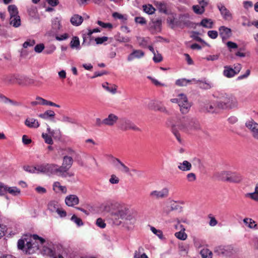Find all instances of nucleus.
<instances>
[{"instance_id": "f03ea898", "label": "nucleus", "mask_w": 258, "mask_h": 258, "mask_svg": "<svg viewBox=\"0 0 258 258\" xmlns=\"http://www.w3.org/2000/svg\"><path fill=\"white\" fill-rule=\"evenodd\" d=\"M217 107L221 109H231L238 107L236 98L231 95L224 94L216 101Z\"/></svg>"}, {"instance_id": "6e6d98bb", "label": "nucleus", "mask_w": 258, "mask_h": 258, "mask_svg": "<svg viewBox=\"0 0 258 258\" xmlns=\"http://www.w3.org/2000/svg\"><path fill=\"white\" fill-rule=\"evenodd\" d=\"M115 39L116 41L120 42H128L130 41V38L128 37H123L120 35H116Z\"/></svg>"}, {"instance_id": "5fc2aeb1", "label": "nucleus", "mask_w": 258, "mask_h": 258, "mask_svg": "<svg viewBox=\"0 0 258 258\" xmlns=\"http://www.w3.org/2000/svg\"><path fill=\"white\" fill-rule=\"evenodd\" d=\"M199 33L196 32H193L192 34L191 35V37L195 40L203 43L205 45L209 46V45L207 44L204 40H203L201 37L198 36Z\"/></svg>"}, {"instance_id": "13d9d810", "label": "nucleus", "mask_w": 258, "mask_h": 258, "mask_svg": "<svg viewBox=\"0 0 258 258\" xmlns=\"http://www.w3.org/2000/svg\"><path fill=\"white\" fill-rule=\"evenodd\" d=\"M23 169L30 173H36V166H31L29 165H25L23 167Z\"/></svg>"}, {"instance_id": "bb28decb", "label": "nucleus", "mask_w": 258, "mask_h": 258, "mask_svg": "<svg viewBox=\"0 0 258 258\" xmlns=\"http://www.w3.org/2000/svg\"><path fill=\"white\" fill-rule=\"evenodd\" d=\"M83 18L82 16L75 14L70 19V22L73 26H79L83 22Z\"/></svg>"}, {"instance_id": "e433bc0d", "label": "nucleus", "mask_w": 258, "mask_h": 258, "mask_svg": "<svg viewBox=\"0 0 258 258\" xmlns=\"http://www.w3.org/2000/svg\"><path fill=\"white\" fill-rule=\"evenodd\" d=\"M48 163H43L37 164L36 165V173H45L47 174V168Z\"/></svg>"}, {"instance_id": "603ef678", "label": "nucleus", "mask_w": 258, "mask_h": 258, "mask_svg": "<svg viewBox=\"0 0 258 258\" xmlns=\"http://www.w3.org/2000/svg\"><path fill=\"white\" fill-rule=\"evenodd\" d=\"M58 205L56 202H50L48 205V209L51 212H56L58 209Z\"/></svg>"}, {"instance_id": "bf43d9fd", "label": "nucleus", "mask_w": 258, "mask_h": 258, "mask_svg": "<svg viewBox=\"0 0 258 258\" xmlns=\"http://www.w3.org/2000/svg\"><path fill=\"white\" fill-rule=\"evenodd\" d=\"M168 25L170 28L174 29L176 27V22H175V18L173 16H169L167 19Z\"/></svg>"}, {"instance_id": "0eeeda50", "label": "nucleus", "mask_w": 258, "mask_h": 258, "mask_svg": "<svg viewBox=\"0 0 258 258\" xmlns=\"http://www.w3.org/2000/svg\"><path fill=\"white\" fill-rule=\"evenodd\" d=\"M245 126L248 130L252 137L258 140V123L253 119H250L245 122Z\"/></svg>"}, {"instance_id": "20e7f679", "label": "nucleus", "mask_w": 258, "mask_h": 258, "mask_svg": "<svg viewBox=\"0 0 258 258\" xmlns=\"http://www.w3.org/2000/svg\"><path fill=\"white\" fill-rule=\"evenodd\" d=\"M214 252L218 255L230 257L236 253V250L232 245H227L215 247Z\"/></svg>"}, {"instance_id": "c9c22d12", "label": "nucleus", "mask_w": 258, "mask_h": 258, "mask_svg": "<svg viewBox=\"0 0 258 258\" xmlns=\"http://www.w3.org/2000/svg\"><path fill=\"white\" fill-rule=\"evenodd\" d=\"M244 223L250 228L258 229V225L252 219L246 218L243 220Z\"/></svg>"}, {"instance_id": "9b49d317", "label": "nucleus", "mask_w": 258, "mask_h": 258, "mask_svg": "<svg viewBox=\"0 0 258 258\" xmlns=\"http://www.w3.org/2000/svg\"><path fill=\"white\" fill-rule=\"evenodd\" d=\"M192 23L189 21V15L188 13L180 15L178 17V27L184 28L192 27Z\"/></svg>"}, {"instance_id": "c756f323", "label": "nucleus", "mask_w": 258, "mask_h": 258, "mask_svg": "<svg viewBox=\"0 0 258 258\" xmlns=\"http://www.w3.org/2000/svg\"><path fill=\"white\" fill-rule=\"evenodd\" d=\"M188 250V245L183 242H178V253L182 256L187 255Z\"/></svg>"}, {"instance_id": "3c124183", "label": "nucleus", "mask_w": 258, "mask_h": 258, "mask_svg": "<svg viewBox=\"0 0 258 258\" xmlns=\"http://www.w3.org/2000/svg\"><path fill=\"white\" fill-rule=\"evenodd\" d=\"M154 110L159 111L161 112L168 113V111L166 109V107L162 104L161 102L158 101H157L156 107Z\"/></svg>"}, {"instance_id": "2eb2a0df", "label": "nucleus", "mask_w": 258, "mask_h": 258, "mask_svg": "<svg viewBox=\"0 0 258 258\" xmlns=\"http://www.w3.org/2000/svg\"><path fill=\"white\" fill-rule=\"evenodd\" d=\"M47 174H55L61 177H63L59 166L55 164H47Z\"/></svg>"}, {"instance_id": "e2e57ef3", "label": "nucleus", "mask_w": 258, "mask_h": 258, "mask_svg": "<svg viewBox=\"0 0 258 258\" xmlns=\"http://www.w3.org/2000/svg\"><path fill=\"white\" fill-rule=\"evenodd\" d=\"M35 44V41L34 40L29 39V40H27L26 41H25L23 43V47L24 48H26L28 47L33 46V45H34Z\"/></svg>"}, {"instance_id": "69168bd1", "label": "nucleus", "mask_w": 258, "mask_h": 258, "mask_svg": "<svg viewBox=\"0 0 258 258\" xmlns=\"http://www.w3.org/2000/svg\"><path fill=\"white\" fill-rule=\"evenodd\" d=\"M60 150L63 151L65 153L64 154H66V155L68 156H73L75 154V151L70 148H66L65 149H60Z\"/></svg>"}, {"instance_id": "4be33fe9", "label": "nucleus", "mask_w": 258, "mask_h": 258, "mask_svg": "<svg viewBox=\"0 0 258 258\" xmlns=\"http://www.w3.org/2000/svg\"><path fill=\"white\" fill-rule=\"evenodd\" d=\"M8 193L14 197H18L21 195V191L17 186H9L6 185V195Z\"/></svg>"}, {"instance_id": "338daca9", "label": "nucleus", "mask_w": 258, "mask_h": 258, "mask_svg": "<svg viewBox=\"0 0 258 258\" xmlns=\"http://www.w3.org/2000/svg\"><path fill=\"white\" fill-rule=\"evenodd\" d=\"M72 221H74L78 226H80L83 225V223L82 220L78 218L76 215H74L71 218Z\"/></svg>"}, {"instance_id": "5701e85b", "label": "nucleus", "mask_w": 258, "mask_h": 258, "mask_svg": "<svg viewBox=\"0 0 258 258\" xmlns=\"http://www.w3.org/2000/svg\"><path fill=\"white\" fill-rule=\"evenodd\" d=\"M65 202L68 206H74L79 204V200L77 196L71 195L66 198Z\"/></svg>"}, {"instance_id": "c03bdc74", "label": "nucleus", "mask_w": 258, "mask_h": 258, "mask_svg": "<svg viewBox=\"0 0 258 258\" xmlns=\"http://www.w3.org/2000/svg\"><path fill=\"white\" fill-rule=\"evenodd\" d=\"M192 10L197 15H202L205 11V8L200 5H194Z\"/></svg>"}, {"instance_id": "7ed1b4c3", "label": "nucleus", "mask_w": 258, "mask_h": 258, "mask_svg": "<svg viewBox=\"0 0 258 258\" xmlns=\"http://www.w3.org/2000/svg\"><path fill=\"white\" fill-rule=\"evenodd\" d=\"M37 241H39L40 244H43L45 242L44 238L38 236L36 234L31 236L29 240L25 239L26 246L27 247L26 253H33L39 249V245Z\"/></svg>"}, {"instance_id": "ddd939ff", "label": "nucleus", "mask_w": 258, "mask_h": 258, "mask_svg": "<svg viewBox=\"0 0 258 258\" xmlns=\"http://www.w3.org/2000/svg\"><path fill=\"white\" fill-rule=\"evenodd\" d=\"M120 128L123 131H126L128 130H133L136 131H140V128L138 127L131 120L126 118H123L121 120Z\"/></svg>"}, {"instance_id": "a211bd4d", "label": "nucleus", "mask_w": 258, "mask_h": 258, "mask_svg": "<svg viewBox=\"0 0 258 258\" xmlns=\"http://www.w3.org/2000/svg\"><path fill=\"white\" fill-rule=\"evenodd\" d=\"M219 31L223 42L229 38L232 35L231 30L225 26L220 27Z\"/></svg>"}, {"instance_id": "7c9ffc66", "label": "nucleus", "mask_w": 258, "mask_h": 258, "mask_svg": "<svg viewBox=\"0 0 258 258\" xmlns=\"http://www.w3.org/2000/svg\"><path fill=\"white\" fill-rule=\"evenodd\" d=\"M102 87L107 91L114 94L116 93L117 86L114 84L109 85L107 82H105L102 85Z\"/></svg>"}, {"instance_id": "c85d7f7f", "label": "nucleus", "mask_w": 258, "mask_h": 258, "mask_svg": "<svg viewBox=\"0 0 258 258\" xmlns=\"http://www.w3.org/2000/svg\"><path fill=\"white\" fill-rule=\"evenodd\" d=\"M241 179L242 177L239 174L229 171L228 182H239L241 180Z\"/></svg>"}, {"instance_id": "423d86ee", "label": "nucleus", "mask_w": 258, "mask_h": 258, "mask_svg": "<svg viewBox=\"0 0 258 258\" xmlns=\"http://www.w3.org/2000/svg\"><path fill=\"white\" fill-rule=\"evenodd\" d=\"M188 126L195 130H198L200 128L198 121L190 120L187 116H184L182 118L180 119L179 122L178 121V128L179 127L185 128Z\"/></svg>"}, {"instance_id": "a19ab883", "label": "nucleus", "mask_w": 258, "mask_h": 258, "mask_svg": "<svg viewBox=\"0 0 258 258\" xmlns=\"http://www.w3.org/2000/svg\"><path fill=\"white\" fill-rule=\"evenodd\" d=\"M10 24L13 27L17 28L21 25V19L19 16L10 18Z\"/></svg>"}, {"instance_id": "a18cd8bd", "label": "nucleus", "mask_w": 258, "mask_h": 258, "mask_svg": "<svg viewBox=\"0 0 258 258\" xmlns=\"http://www.w3.org/2000/svg\"><path fill=\"white\" fill-rule=\"evenodd\" d=\"M185 229L183 225H180V231H178V239L185 240L187 237V234L185 232Z\"/></svg>"}, {"instance_id": "1a4fd4ad", "label": "nucleus", "mask_w": 258, "mask_h": 258, "mask_svg": "<svg viewBox=\"0 0 258 258\" xmlns=\"http://www.w3.org/2000/svg\"><path fill=\"white\" fill-rule=\"evenodd\" d=\"M216 6L224 20L230 21L233 19L232 14L226 8L223 3H218Z\"/></svg>"}, {"instance_id": "473e14b6", "label": "nucleus", "mask_w": 258, "mask_h": 258, "mask_svg": "<svg viewBox=\"0 0 258 258\" xmlns=\"http://www.w3.org/2000/svg\"><path fill=\"white\" fill-rule=\"evenodd\" d=\"M155 5L160 12L168 14L167 7L166 3L162 2H157Z\"/></svg>"}, {"instance_id": "cd10ccee", "label": "nucleus", "mask_w": 258, "mask_h": 258, "mask_svg": "<svg viewBox=\"0 0 258 258\" xmlns=\"http://www.w3.org/2000/svg\"><path fill=\"white\" fill-rule=\"evenodd\" d=\"M25 124L30 128H38L39 126V123L38 120L33 118H28L26 119Z\"/></svg>"}, {"instance_id": "0e129e2a", "label": "nucleus", "mask_w": 258, "mask_h": 258, "mask_svg": "<svg viewBox=\"0 0 258 258\" xmlns=\"http://www.w3.org/2000/svg\"><path fill=\"white\" fill-rule=\"evenodd\" d=\"M192 80H187L185 79H178V86H186L188 83L191 82Z\"/></svg>"}, {"instance_id": "dca6fc26", "label": "nucleus", "mask_w": 258, "mask_h": 258, "mask_svg": "<svg viewBox=\"0 0 258 258\" xmlns=\"http://www.w3.org/2000/svg\"><path fill=\"white\" fill-rule=\"evenodd\" d=\"M220 109L217 107L216 102H210L207 101L203 105L202 111L210 113H217Z\"/></svg>"}, {"instance_id": "58836bf2", "label": "nucleus", "mask_w": 258, "mask_h": 258, "mask_svg": "<svg viewBox=\"0 0 258 258\" xmlns=\"http://www.w3.org/2000/svg\"><path fill=\"white\" fill-rule=\"evenodd\" d=\"M223 75L227 78H231L235 75L233 69L230 67L229 66L224 67V70L223 71Z\"/></svg>"}, {"instance_id": "79ce46f5", "label": "nucleus", "mask_w": 258, "mask_h": 258, "mask_svg": "<svg viewBox=\"0 0 258 258\" xmlns=\"http://www.w3.org/2000/svg\"><path fill=\"white\" fill-rule=\"evenodd\" d=\"M143 251L144 248L142 247H140L137 250L135 251L134 258H148Z\"/></svg>"}, {"instance_id": "f3484780", "label": "nucleus", "mask_w": 258, "mask_h": 258, "mask_svg": "<svg viewBox=\"0 0 258 258\" xmlns=\"http://www.w3.org/2000/svg\"><path fill=\"white\" fill-rule=\"evenodd\" d=\"M168 189L164 188L161 190H153L150 193V196L156 199H163L168 196Z\"/></svg>"}, {"instance_id": "393cba45", "label": "nucleus", "mask_w": 258, "mask_h": 258, "mask_svg": "<svg viewBox=\"0 0 258 258\" xmlns=\"http://www.w3.org/2000/svg\"><path fill=\"white\" fill-rule=\"evenodd\" d=\"M229 171H221L214 173V176L218 180L228 181Z\"/></svg>"}, {"instance_id": "774afa93", "label": "nucleus", "mask_w": 258, "mask_h": 258, "mask_svg": "<svg viewBox=\"0 0 258 258\" xmlns=\"http://www.w3.org/2000/svg\"><path fill=\"white\" fill-rule=\"evenodd\" d=\"M246 197L250 198L253 200L258 202V195L255 191L252 193H247L245 195Z\"/></svg>"}, {"instance_id": "ea45409f", "label": "nucleus", "mask_w": 258, "mask_h": 258, "mask_svg": "<svg viewBox=\"0 0 258 258\" xmlns=\"http://www.w3.org/2000/svg\"><path fill=\"white\" fill-rule=\"evenodd\" d=\"M191 164L188 161L185 160L180 165H178V169L182 171H189L191 169Z\"/></svg>"}, {"instance_id": "f704fd0d", "label": "nucleus", "mask_w": 258, "mask_h": 258, "mask_svg": "<svg viewBox=\"0 0 258 258\" xmlns=\"http://www.w3.org/2000/svg\"><path fill=\"white\" fill-rule=\"evenodd\" d=\"M53 189L56 191H61L62 193L66 194L67 191V188L65 186H62L58 181L54 182L53 184Z\"/></svg>"}, {"instance_id": "2f4dec72", "label": "nucleus", "mask_w": 258, "mask_h": 258, "mask_svg": "<svg viewBox=\"0 0 258 258\" xmlns=\"http://www.w3.org/2000/svg\"><path fill=\"white\" fill-rule=\"evenodd\" d=\"M52 29L54 31H57L61 28L60 19L58 17H55L51 20Z\"/></svg>"}, {"instance_id": "8fccbe9b", "label": "nucleus", "mask_w": 258, "mask_h": 258, "mask_svg": "<svg viewBox=\"0 0 258 258\" xmlns=\"http://www.w3.org/2000/svg\"><path fill=\"white\" fill-rule=\"evenodd\" d=\"M200 253L202 258H212V252L207 248L201 250Z\"/></svg>"}, {"instance_id": "4c0bfd02", "label": "nucleus", "mask_w": 258, "mask_h": 258, "mask_svg": "<svg viewBox=\"0 0 258 258\" xmlns=\"http://www.w3.org/2000/svg\"><path fill=\"white\" fill-rule=\"evenodd\" d=\"M8 12L10 14V18L18 16V10L17 7L14 5H11L8 7Z\"/></svg>"}, {"instance_id": "b1692460", "label": "nucleus", "mask_w": 258, "mask_h": 258, "mask_svg": "<svg viewBox=\"0 0 258 258\" xmlns=\"http://www.w3.org/2000/svg\"><path fill=\"white\" fill-rule=\"evenodd\" d=\"M150 27L155 32H160L161 30L162 21L161 19L158 18L156 20L153 19L149 24Z\"/></svg>"}, {"instance_id": "39448f33", "label": "nucleus", "mask_w": 258, "mask_h": 258, "mask_svg": "<svg viewBox=\"0 0 258 258\" xmlns=\"http://www.w3.org/2000/svg\"><path fill=\"white\" fill-rule=\"evenodd\" d=\"M191 105V102L188 100L187 96L185 94H178V107H179V110L181 113H187Z\"/></svg>"}, {"instance_id": "de8ad7c7", "label": "nucleus", "mask_w": 258, "mask_h": 258, "mask_svg": "<svg viewBox=\"0 0 258 258\" xmlns=\"http://www.w3.org/2000/svg\"><path fill=\"white\" fill-rule=\"evenodd\" d=\"M150 230L154 234L157 235L160 239L163 240L165 239L164 235L163 234V232L161 230L159 229H157L154 227L153 226L150 227Z\"/></svg>"}, {"instance_id": "f257e3e1", "label": "nucleus", "mask_w": 258, "mask_h": 258, "mask_svg": "<svg viewBox=\"0 0 258 258\" xmlns=\"http://www.w3.org/2000/svg\"><path fill=\"white\" fill-rule=\"evenodd\" d=\"M131 213L125 206L118 203L112 204L109 210L110 218L113 223L119 226Z\"/></svg>"}, {"instance_id": "052dcab7", "label": "nucleus", "mask_w": 258, "mask_h": 258, "mask_svg": "<svg viewBox=\"0 0 258 258\" xmlns=\"http://www.w3.org/2000/svg\"><path fill=\"white\" fill-rule=\"evenodd\" d=\"M43 138L44 139L45 142L48 144L52 145L53 144V140L51 136L47 134L43 133L42 135Z\"/></svg>"}, {"instance_id": "6ab92c4d", "label": "nucleus", "mask_w": 258, "mask_h": 258, "mask_svg": "<svg viewBox=\"0 0 258 258\" xmlns=\"http://www.w3.org/2000/svg\"><path fill=\"white\" fill-rule=\"evenodd\" d=\"M145 55V53L140 49H134L127 58L128 61H131L135 59H140Z\"/></svg>"}, {"instance_id": "4468645a", "label": "nucleus", "mask_w": 258, "mask_h": 258, "mask_svg": "<svg viewBox=\"0 0 258 258\" xmlns=\"http://www.w3.org/2000/svg\"><path fill=\"white\" fill-rule=\"evenodd\" d=\"M177 209V202L176 201L170 198L166 202V206L164 209V212L166 214H169L171 212Z\"/></svg>"}, {"instance_id": "4d7b16f0", "label": "nucleus", "mask_w": 258, "mask_h": 258, "mask_svg": "<svg viewBox=\"0 0 258 258\" xmlns=\"http://www.w3.org/2000/svg\"><path fill=\"white\" fill-rule=\"evenodd\" d=\"M7 100H6L5 104H8L10 103L11 105L15 106H22V103L21 102L14 101L13 100H11L8 98L7 97L6 99Z\"/></svg>"}, {"instance_id": "a878e982", "label": "nucleus", "mask_w": 258, "mask_h": 258, "mask_svg": "<svg viewBox=\"0 0 258 258\" xmlns=\"http://www.w3.org/2000/svg\"><path fill=\"white\" fill-rule=\"evenodd\" d=\"M192 80L199 85L200 88L203 89L208 90L213 87V84L209 81L196 80L195 79H192Z\"/></svg>"}, {"instance_id": "9d476101", "label": "nucleus", "mask_w": 258, "mask_h": 258, "mask_svg": "<svg viewBox=\"0 0 258 258\" xmlns=\"http://www.w3.org/2000/svg\"><path fill=\"white\" fill-rule=\"evenodd\" d=\"M136 221V218L131 212L127 217H126L123 221V222L122 223V226L128 231L133 230L134 228Z\"/></svg>"}, {"instance_id": "680f3d73", "label": "nucleus", "mask_w": 258, "mask_h": 258, "mask_svg": "<svg viewBox=\"0 0 258 258\" xmlns=\"http://www.w3.org/2000/svg\"><path fill=\"white\" fill-rule=\"evenodd\" d=\"M138 42L140 46L146 47L147 45V40L146 38L143 37L138 38Z\"/></svg>"}, {"instance_id": "09e8293b", "label": "nucleus", "mask_w": 258, "mask_h": 258, "mask_svg": "<svg viewBox=\"0 0 258 258\" xmlns=\"http://www.w3.org/2000/svg\"><path fill=\"white\" fill-rule=\"evenodd\" d=\"M144 11L149 15L153 14L155 9L151 5H145L143 6Z\"/></svg>"}, {"instance_id": "49530a36", "label": "nucleus", "mask_w": 258, "mask_h": 258, "mask_svg": "<svg viewBox=\"0 0 258 258\" xmlns=\"http://www.w3.org/2000/svg\"><path fill=\"white\" fill-rule=\"evenodd\" d=\"M38 116L43 119H47L48 117H53L55 116V113L51 110H48L43 113L39 114Z\"/></svg>"}, {"instance_id": "37998d69", "label": "nucleus", "mask_w": 258, "mask_h": 258, "mask_svg": "<svg viewBox=\"0 0 258 258\" xmlns=\"http://www.w3.org/2000/svg\"><path fill=\"white\" fill-rule=\"evenodd\" d=\"M213 22L211 19H204L202 20L200 23L199 24L200 26H202L204 27L207 28H212L213 26Z\"/></svg>"}, {"instance_id": "72a5a7b5", "label": "nucleus", "mask_w": 258, "mask_h": 258, "mask_svg": "<svg viewBox=\"0 0 258 258\" xmlns=\"http://www.w3.org/2000/svg\"><path fill=\"white\" fill-rule=\"evenodd\" d=\"M70 46L73 49H76V50H80L81 49L80 40L78 37L74 36L72 38L70 42Z\"/></svg>"}, {"instance_id": "864d4df0", "label": "nucleus", "mask_w": 258, "mask_h": 258, "mask_svg": "<svg viewBox=\"0 0 258 258\" xmlns=\"http://www.w3.org/2000/svg\"><path fill=\"white\" fill-rule=\"evenodd\" d=\"M61 121L64 122H68L72 124L77 123V121L75 119L66 115H63L62 117Z\"/></svg>"}, {"instance_id": "f8f14e48", "label": "nucleus", "mask_w": 258, "mask_h": 258, "mask_svg": "<svg viewBox=\"0 0 258 258\" xmlns=\"http://www.w3.org/2000/svg\"><path fill=\"white\" fill-rule=\"evenodd\" d=\"M112 164L115 168L124 173L128 174L130 172V169L124 163H123L119 159L113 158L112 160Z\"/></svg>"}, {"instance_id": "6e6552de", "label": "nucleus", "mask_w": 258, "mask_h": 258, "mask_svg": "<svg viewBox=\"0 0 258 258\" xmlns=\"http://www.w3.org/2000/svg\"><path fill=\"white\" fill-rule=\"evenodd\" d=\"M73 164V159L71 156L68 155H64L62 158V163L61 166H59L60 170L63 175L66 177L65 173L69 171L71 168Z\"/></svg>"}, {"instance_id": "412c9836", "label": "nucleus", "mask_w": 258, "mask_h": 258, "mask_svg": "<svg viewBox=\"0 0 258 258\" xmlns=\"http://www.w3.org/2000/svg\"><path fill=\"white\" fill-rule=\"evenodd\" d=\"M118 117L116 115L111 113L104 119L103 124L107 126H113L117 122Z\"/></svg>"}, {"instance_id": "aec40b11", "label": "nucleus", "mask_w": 258, "mask_h": 258, "mask_svg": "<svg viewBox=\"0 0 258 258\" xmlns=\"http://www.w3.org/2000/svg\"><path fill=\"white\" fill-rule=\"evenodd\" d=\"M167 125L173 134L177 138V121L175 118H169L167 121Z\"/></svg>"}]
</instances>
